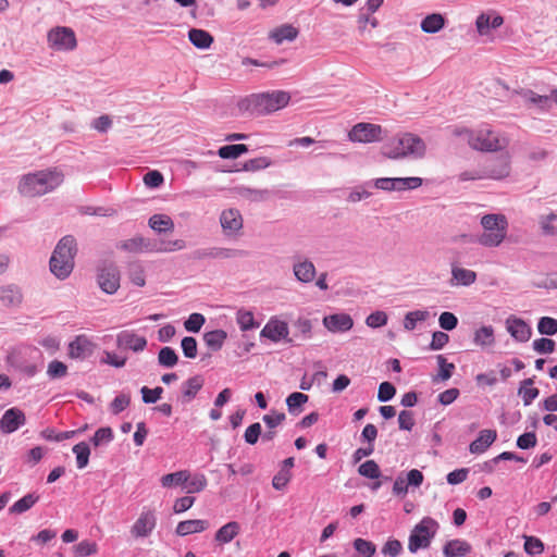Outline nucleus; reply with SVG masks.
<instances>
[{"instance_id": "obj_1", "label": "nucleus", "mask_w": 557, "mask_h": 557, "mask_svg": "<svg viewBox=\"0 0 557 557\" xmlns=\"http://www.w3.org/2000/svg\"><path fill=\"white\" fill-rule=\"evenodd\" d=\"M63 183V174L57 170L38 171L22 177L18 190L26 197H37L52 191Z\"/></svg>"}, {"instance_id": "obj_2", "label": "nucleus", "mask_w": 557, "mask_h": 557, "mask_svg": "<svg viewBox=\"0 0 557 557\" xmlns=\"http://www.w3.org/2000/svg\"><path fill=\"white\" fill-rule=\"evenodd\" d=\"M289 100L290 95L287 91L274 90L250 95L240 102V108L251 114L264 115L285 108Z\"/></svg>"}, {"instance_id": "obj_3", "label": "nucleus", "mask_w": 557, "mask_h": 557, "mask_svg": "<svg viewBox=\"0 0 557 557\" xmlns=\"http://www.w3.org/2000/svg\"><path fill=\"white\" fill-rule=\"evenodd\" d=\"M457 136H466L469 146L478 151H497L506 148L509 144L508 139L487 126L478 129H457Z\"/></svg>"}, {"instance_id": "obj_4", "label": "nucleus", "mask_w": 557, "mask_h": 557, "mask_svg": "<svg viewBox=\"0 0 557 557\" xmlns=\"http://www.w3.org/2000/svg\"><path fill=\"white\" fill-rule=\"evenodd\" d=\"M76 251V240L74 237L67 235L59 240L49 262L50 271L58 278L64 280L72 273Z\"/></svg>"}, {"instance_id": "obj_5", "label": "nucleus", "mask_w": 557, "mask_h": 557, "mask_svg": "<svg viewBox=\"0 0 557 557\" xmlns=\"http://www.w3.org/2000/svg\"><path fill=\"white\" fill-rule=\"evenodd\" d=\"M382 153L388 159H403L408 156L421 158L425 153V145L420 137L405 133L383 145Z\"/></svg>"}, {"instance_id": "obj_6", "label": "nucleus", "mask_w": 557, "mask_h": 557, "mask_svg": "<svg viewBox=\"0 0 557 557\" xmlns=\"http://www.w3.org/2000/svg\"><path fill=\"white\" fill-rule=\"evenodd\" d=\"M482 233L476 242L483 247L495 248L503 244L508 233V221L504 214L491 213L481 218Z\"/></svg>"}, {"instance_id": "obj_7", "label": "nucleus", "mask_w": 557, "mask_h": 557, "mask_svg": "<svg viewBox=\"0 0 557 557\" xmlns=\"http://www.w3.org/2000/svg\"><path fill=\"white\" fill-rule=\"evenodd\" d=\"M440 525L436 520L431 517H424L412 529L408 539V549L414 554L419 549L428 548L437 533Z\"/></svg>"}, {"instance_id": "obj_8", "label": "nucleus", "mask_w": 557, "mask_h": 557, "mask_svg": "<svg viewBox=\"0 0 557 557\" xmlns=\"http://www.w3.org/2000/svg\"><path fill=\"white\" fill-rule=\"evenodd\" d=\"M47 41L49 48L54 51H72L77 46L74 30L65 26L51 28L48 32Z\"/></svg>"}, {"instance_id": "obj_9", "label": "nucleus", "mask_w": 557, "mask_h": 557, "mask_svg": "<svg viewBox=\"0 0 557 557\" xmlns=\"http://www.w3.org/2000/svg\"><path fill=\"white\" fill-rule=\"evenodd\" d=\"M486 180L500 181L510 175L511 165L510 157L508 154H502L493 157L486 160L482 165Z\"/></svg>"}, {"instance_id": "obj_10", "label": "nucleus", "mask_w": 557, "mask_h": 557, "mask_svg": "<svg viewBox=\"0 0 557 557\" xmlns=\"http://www.w3.org/2000/svg\"><path fill=\"white\" fill-rule=\"evenodd\" d=\"M383 129L377 124L358 123L349 132L348 137L351 141L373 143L382 139Z\"/></svg>"}, {"instance_id": "obj_11", "label": "nucleus", "mask_w": 557, "mask_h": 557, "mask_svg": "<svg viewBox=\"0 0 557 557\" xmlns=\"http://www.w3.org/2000/svg\"><path fill=\"white\" fill-rule=\"evenodd\" d=\"M157 524V517L153 510H143L137 520L131 528V533L134 537H147L154 530Z\"/></svg>"}, {"instance_id": "obj_12", "label": "nucleus", "mask_w": 557, "mask_h": 557, "mask_svg": "<svg viewBox=\"0 0 557 557\" xmlns=\"http://www.w3.org/2000/svg\"><path fill=\"white\" fill-rule=\"evenodd\" d=\"M26 423L25 413L18 408L8 409L0 419V432L11 434Z\"/></svg>"}, {"instance_id": "obj_13", "label": "nucleus", "mask_w": 557, "mask_h": 557, "mask_svg": "<svg viewBox=\"0 0 557 557\" xmlns=\"http://www.w3.org/2000/svg\"><path fill=\"white\" fill-rule=\"evenodd\" d=\"M98 284L107 294H114L120 287V272L113 265L103 267L98 274Z\"/></svg>"}, {"instance_id": "obj_14", "label": "nucleus", "mask_w": 557, "mask_h": 557, "mask_svg": "<svg viewBox=\"0 0 557 557\" xmlns=\"http://www.w3.org/2000/svg\"><path fill=\"white\" fill-rule=\"evenodd\" d=\"M220 223L224 234L228 236L237 235L243 228V216L236 209H226L220 215Z\"/></svg>"}, {"instance_id": "obj_15", "label": "nucleus", "mask_w": 557, "mask_h": 557, "mask_svg": "<svg viewBox=\"0 0 557 557\" xmlns=\"http://www.w3.org/2000/svg\"><path fill=\"white\" fill-rule=\"evenodd\" d=\"M116 344L121 349H131L137 352L146 348L147 339L133 331H122L117 334Z\"/></svg>"}, {"instance_id": "obj_16", "label": "nucleus", "mask_w": 557, "mask_h": 557, "mask_svg": "<svg viewBox=\"0 0 557 557\" xmlns=\"http://www.w3.org/2000/svg\"><path fill=\"white\" fill-rule=\"evenodd\" d=\"M260 335L267 337L272 342H280L281 339H287L288 326L284 321L271 319L264 327L261 330Z\"/></svg>"}, {"instance_id": "obj_17", "label": "nucleus", "mask_w": 557, "mask_h": 557, "mask_svg": "<svg viewBox=\"0 0 557 557\" xmlns=\"http://www.w3.org/2000/svg\"><path fill=\"white\" fill-rule=\"evenodd\" d=\"M323 324L329 331L336 333L349 331L354 325V321L349 314L336 313L325 317Z\"/></svg>"}, {"instance_id": "obj_18", "label": "nucleus", "mask_w": 557, "mask_h": 557, "mask_svg": "<svg viewBox=\"0 0 557 557\" xmlns=\"http://www.w3.org/2000/svg\"><path fill=\"white\" fill-rule=\"evenodd\" d=\"M293 337L287 342L294 345H299L301 342L311 338L312 324L307 318H298L293 324Z\"/></svg>"}, {"instance_id": "obj_19", "label": "nucleus", "mask_w": 557, "mask_h": 557, "mask_svg": "<svg viewBox=\"0 0 557 557\" xmlns=\"http://www.w3.org/2000/svg\"><path fill=\"white\" fill-rule=\"evenodd\" d=\"M504 24V18L499 14L492 16L488 13H481L475 21V27L481 36L490 35L492 29L498 28Z\"/></svg>"}, {"instance_id": "obj_20", "label": "nucleus", "mask_w": 557, "mask_h": 557, "mask_svg": "<svg viewBox=\"0 0 557 557\" xmlns=\"http://www.w3.org/2000/svg\"><path fill=\"white\" fill-rule=\"evenodd\" d=\"M507 331L519 342H527L531 336V327L522 319L510 317L506 321Z\"/></svg>"}, {"instance_id": "obj_21", "label": "nucleus", "mask_w": 557, "mask_h": 557, "mask_svg": "<svg viewBox=\"0 0 557 557\" xmlns=\"http://www.w3.org/2000/svg\"><path fill=\"white\" fill-rule=\"evenodd\" d=\"M92 352L91 342L84 335L77 336L69 345V356L73 359H85Z\"/></svg>"}, {"instance_id": "obj_22", "label": "nucleus", "mask_w": 557, "mask_h": 557, "mask_svg": "<svg viewBox=\"0 0 557 557\" xmlns=\"http://www.w3.org/2000/svg\"><path fill=\"white\" fill-rule=\"evenodd\" d=\"M299 32L290 24H283L274 29L270 30L269 39L274 41L276 45L283 44L285 40L293 41L297 38Z\"/></svg>"}, {"instance_id": "obj_23", "label": "nucleus", "mask_w": 557, "mask_h": 557, "mask_svg": "<svg viewBox=\"0 0 557 557\" xmlns=\"http://www.w3.org/2000/svg\"><path fill=\"white\" fill-rule=\"evenodd\" d=\"M496 437L495 430H482L478 438L470 444L469 449L472 454H482L495 442Z\"/></svg>"}, {"instance_id": "obj_24", "label": "nucleus", "mask_w": 557, "mask_h": 557, "mask_svg": "<svg viewBox=\"0 0 557 557\" xmlns=\"http://www.w3.org/2000/svg\"><path fill=\"white\" fill-rule=\"evenodd\" d=\"M209 528V522L202 519L185 520L178 522L176 525V534L180 536H186L194 533H200Z\"/></svg>"}, {"instance_id": "obj_25", "label": "nucleus", "mask_w": 557, "mask_h": 557, "mask_svg": "<svg viewBox=\"0 0 557 557\" xmlns=\"http://www.w3.org/2000/svg\"><path fill=\"white\" fill-rule=\"evenodd\" d=\"M471 550V545L467 541L460 539L450 540L443 547L445 557H463L470 554Z\"/></svg>"}, {"instance_id": "obj_26", "label": "nucleus", "mask_w": 557, "mask_h": 557, "mask_svg": "<svg viewBox=\"0 0 557 557\" xmlns=\"http://www.w3.org/2000/svg\"><path fill=\"white\" fill-rule=\"evenodd\" d=\"M240 532V524L237 521H230L222 525L214 535L218 544L223 545L231 543Z\"/></svg>"}, {"instance_id": "obj_27", "label": "nucleus", "mask_w": 557, "mask_h": 557, "mask_svg": "<svg viewBox=\"0 0 557 557\" xmlns=\"http://www.w3.org/2000/svg\"><path fill=\"white\" fill-rule=\"evenodd\" d=\"M0 300L5 307H18L23 301V295L17 286L7 285L0 288Z\"/></svg>"}, {"instance_id": "obj_28", "label": "nucleus", "mask_w": 557, "mask_h": 557, "mask_svg": "<svg viewBox=\"0 0 557 557\" xmlns=\"http://www.w3.org/2000/svg\"><path fill=\"white\" fill-rule=\"evenodd\" d=\"M296 278L302 283H310L315 277V267L309 260L299 261L293 267Z\"/></svg>"}, {"instance_id": "obj_29", "label": "nucleus", "mask_w": 557, "mask_h": 557, "mask_svg": "<svg viewBox=\"0 0 557 557\" xmlns=\"http://www.w3.org/2000/svg\"><path fill=\"white\" fill-rule=\"evenodd\" d=\"M202 386L203 379L200 375L191 376L185 381L182 385V393L185 401H189L195 398Z\"/></svg>"}, {"instance_id": "obj_30", "label": "nucleus", "mask_w": 557, "mask_h": 557, "mask_svg": "<svg viewBox=\"0 0 557 557\" xmlns=\"http://www.w3.org/2000/svg\"><path fill=\"white\" fill-rule=\"evenodd\" d=\"M453 284L469 286L476 280V273L465 268L453 267L451 269Z\"/></svg>"}, {"instance_id": "obj_31", "label": "nucleus", "mask_w": 557, "mask_h": 557, "mask_svg": "<svg viewBox=\"0 0 557 557\" xmlns=\"http://www.w3.org/2000/svg\"><path fill=\"white\" fill-rule=\"evenodd\" d=\"M188 38L191 44L199 49H208L212 42L213 37L207 30L193 28L188 33Z\"/></svg>"}, {"instance_id": "obj_32", "label": "nucleus", "mask_w": 557, "mask_h": 557, "mask_svg": "<svg viewBox=\"0 0 557 557\" xmlns=\"http://www.w3.org/2000/svg\"><path fill=\"white\" fill-rule=\"evenodd\" d=\"M523 98L528 104L534 106L541 110H549L552 108V95H537L532 90L523 92Z\"/></svg>"}, {"instance_id": "obj_33", "label": "nucleus", "mask_w": 557, "mask_h": 557, "mask_svg": "<svg viewBox=\"0 0 557 557\" xmlns=\"http://www.w3.org/2000/svg\"><path fill=\"white\" fill-rule=\"evenodd\" d=\"M445 25V18L440 13H433L421 21V29L428 34L440 32Z\"/></svg>"}, {"instance_id": "obj_34", "label": "nucleus", "mask_w": 557, "mask_h": 557, "mask_svg": "<svg viewBox=\"0 0 557 557\" xmlns=\"http://www.w3.org/2000/svg\"><path fill=\"white\" fill-rule=\"evenodd\" d=\"M184 484L186 493L194 494L203 491L207 487L208 480L202 473L191 475L190 472L187 471V481H185Z\"/></svg>"}, {"instance_id": "obj_35", "label": "nucleus", "mask_w": 557, "mask_h": 557, "mask_svg": "<svg viewBox=\"0 0 557 557\" xmlns=\"http://www.w3.org/2000/svg\"><path fill=\"white\" fill-rule=\"evenodd\" d=\"M473 342L481 347H490L495 343L494 329L491 325H484L474 332Z\"/></svg>"}, {"instance_id": "obj_36", "label": "nucleus", "mask_w": 557, "mask_h": 557, "mask_svg": "<svg viewBox=\"0 0 557 557\" xmlns=\"http://www.w3.org/2000/svg\"><path fill=\"white\" fill-rule=\"evenodd\" d=\"M533 379H525L521 382L518 391V394L521 396L525 406L531 405V403L539 396L540 391L539 388L533 387Z\"/></svg>"}, {"instance_id": "obj_37", "label": "nucleus", "mask_w": 557, "mask_h": 557, "mask_svg": "<svg viewBox=\"0 0 557 557\" xmlns=\"http://www.w3.org/2000/svg\"><path fill=\"white\" fill-rule=\"evenodd\" d=\"M149 226L158 233L171 232L174 230L172 219L165 214H153L149 219Z\"/></svg>"}, {"instance_id": "obj_38", "label": "nucleus", "mask_w": 557, "mask_h": 557, "mask_svg": "<svg viewBox=\"0 0 557 557\" xmlns=\"http://www.w3.org/2000/svg\"><path fill=\"white\" fill-rule=\"evenodd\" d=\"M39 500V495L29 493L15 502L9 509L11 513H23L30 509Z\"/></svg>"}, {"instance_id": "obj_39", "label": "nucleus", "mask_w": 557, "mask_h": 557, "mask_svg": "<svg viewBox=\"0 0 557 557\" xmlns=\"http://www.w3.org/2000/svg\"><path fill=\"white\" fill-rule=\"evenodd\" d=\"M226 336L227 335H226L225 331L214 330V331L207 332L203 335V341L209 348H211L213 350H219L223 346L224 341L226 339Z\"/></svg>"}, {"instance_id": "obj_40", "label": "nucleus", "mask_w": 557, "mask_h": 557, "mask_svg": "<svg viewBox=\"0 0 557 557\" xmlns=\"http://www.w3.org/2000/svg\"><path fill=\"white\" fill-rule=\"evenodd\" d=\"M540 227L545 235L557 236V214L550 212L541 215L539 220Z\"/></svg>"}, {"instance_id": "obj_41", "label": "nucleus", "mask_w": 557, "mask_h": 557, "mask_svg": "<svg viewBox=\"0 0 557 557\" xmlns=\"http://www.w3.org/2000/svg\"><path fill=\"white\" fill-rule=\"evenodd\" d=\"M308 399H309L308 395H306L304 393H300V392L292 393L286 398V405H287L288 411L293 414H298L301 411L300 407L302 405H305L308 401Z\"/></svg>"}, {"instance_id": "obj_42", "label": "nucleus", "mask_w": 557, "mask_h": 557, "mask_svg": "<svg viewBox=\"0 0 557 557\" xmlns=\"http://www.w3.org/2000/svg\"><path fill=\"white\" fill-rule=\"evenodd\" d=\"M248 151V147L244 144L226 145L219 149L218 154L222 159H236Z\"/></svg>"}, {"instance_id": "obj_43", "label": "nucleus", "mask_w": 557, "mask_h": 557, "mask_svg": "<svg viewBox=\"0 0 557 557\" xmlns=\"http://www.w3.org/2000/svg\"><path fill=\"white\" fill-rule=\"evenodd\" d=\"M187 481V470H180L173 473L165 474L161 478V485L163 487L178 486Z\"/></svg>"}, {"instance_id": "obj_44", "label": "nucleus", "mask_w": 557, "mask_h": 557, "mask_svg": "<svg viewBox=\"0 0 557 557\" xmlns=\"http://www.w3.org/2000/svg\"><path fill=\"white\" fill-rule=\"evenodd\" d=\"M73 453L76 455V465L78 469L85 468L89 462L90 448L85 442H81L73 447Z\"/></svg>"}, {"instance_id": "obj_45", "label": "nucleus", "mask_w": 557, "mask_h": 557, "mask_svg": "<svg viewBox=\"0 0 557 557\" xmlns=\"http://www.w3.org/2000/svg\"><path fill=\"white\" fill-rule=\"evenodd\" d=\"M423 181L420 177H395V191L412 190L422 185Z\"/></svg>"}, {"instance_id": "obj_46", "label": "nucleus", "mask_w": 557, "mask_h": 557, "mask_svg": "<svg viewBox=\"0 0 557 557\" xmlns=\"http://www.w3.org/2000/svg\"><path fill=\"white\" fill-rule=\"evenodd\" d=\"M429 318V312L425 310L410 311L405 315L404 327L408 331L416 329L418 322L425 321Z\"/></svg>"}, {"instance_id": "obj_47", "label": "nucleus", "mask_w": 557, "mask_h": 557, "mask_svg": "<svg viewBox=\"0 0 557 557\" xmlns=\"http://www.w3.org/2000/svg\"><path fill=\"white\" fill-rule=\"evenodd\" d=\"M178 357L171 347H163L158 354V361L161 366L172 368L177 363Z\"/></svg>"}, {"instance_id": "obj_48", "label": "nucleus", "mask_w": 557, "mask_h": 557, "mask_svg": "<svg viewBox=\"0 0 557 557\" xmlns=\"http://www.w3.org/2000/svg\"><path fill=\"white\" fill-rule=\"evenodd\" d=\"M236 321L242 331H248L257 326L251 311L240 309L236 313Z\"/></svg>"}, {"instance_id": "obj_49", "label": "nucleus", "mask_w": 557, "mask_h": 557, "mask_svg": "<svg viewBox=\"0 0 557 557\" xmlns=\"http://www.w3.org/2000/svg\"><path fill=\"white\" fill-rule=\"evenodd\" d=\"M128 276L136 286L143 287L146 284L144 268L137 262L128 265Z\"/></svg>"}, {"instance_id": "obj_50", "label": "nucleus", "mask_w": 557, "mask_h": 557, "mask_svg": "<svg viewBox=\"0 0 557 557\" xmlns=\"http://www.w3.org/2000/svg\"><path fill=\"white\" fill-rule=\"evenodd\" d=\"M97 550V543L88 540L82 541L73 547V552L76 557L94 555Z\"/></svg>"}, {"instance_id": "obj_51", "label": "nucleus", "mask_w": 557, "mask_h": 557, "mask_svg": "<svg viewBox=\"0 0 557 557\" xmlns=\"http://www.w3.org/2000/svg\"><path fill=\"white\" fill-rule=\"evenodd\" d=\"M524 539V552L529 555H540L544 552L543 542L534 536L523 535Z\"/></svg>"}, {"instance_id": "obj_52", "label": "nucleus", "mask_w": 557, "mask_h": 557, "mask_svg": "<svg viewBox=\"0 0 557 557\" xmlns=\"http://www.w3.org/2000/svg\"><path fill=\"white\" fill-rule=\"evenodd\" d=\"M358 472L360 475L369 479H379L381 471L379 465L374 460H367L360 465Z\"/></svg>"}, {"instance_id": "obj_53", "label": "nucleus", "mask_w": 557, "mask_h": 557, "mask_svg": "<svg viewBox=\"0 0 557 557\" xmlns=\"http://www.w3.org/2000/svg\"><path fill=\"white\" fill-rule=\"evenodd\" d=\"M537 330L544 335H554L557 333V320L550 317L540 319Z\"/></svg>"}, {"instance_id": "obj_54", "label": "nucleus", "mask_w": 557, "mask_h": 557, "mask_svg": "<svg viewBox=\"0 0 557 557\" xmlns=\"http://www.w3.org/2000/svg\"><path fill=\"white\" fill-rule=\"evenodd\" d=\"M131 404V395L121 393L119 394L110 404V409L112 413L119 414L123 410H125Z\"/></svg>"}, {"instance_id": "obj_55", "label": "nucleus", "mask_w": 557, "mask_h": 557, "mask_svg": "<svg viewBox=\"0 0 557 557\" xmlns=\"http://www.w3.org/2000/svg\"><path fill=\"white\" fill-rule=\"evenodd\" d=\"M292 471H287L286 469H281L272 479V486L277 490H284L289 481L292 480Z\"/></svg>"}, {"instance_id": "obj_56", "label": "nucleus", "mask_w": 557, "mask_h": 557, "mask_svg": "<svg viewBox=\"0 0 557 557\" xmlns=\"http://www.w3.org/2000/svg\"><path fill=\"white\" fill-rule=\"evenodd\" d=\"M206 319L201 313H191L184 322V326L188 332L197 333L200 331Z\"/></svg>"}, {"instance_id": "obj_57", "label": "nucleus", "mask_w": 557, "mask_h": 557, "mask_svg": "<svg viewBox=\"0 0 557 557\" xmlns=\"http://www.w3.org/2000/svg\"><path fill=\"white\" fill-rule=\"evenodd\" d=\"M113 440V431L111 428H100L98 429L92 438V444L97 447L103 443H109Z\"/></svg>"}, {"instance_id": "obj_58", "label": "nucleus", "mask_w": 557, "mask_h": 557, "mask_svg": "<svg viewBox=\"0 0 557 557\" xmlns=\"http://www.w3.org/2000/svg\"><path fill=\"white\" fill-rule=\"evenodd\" d=\"M143 395V401L146 404H154L161 398V395L163 393V388L160 386H157L154 388H148L147 386L141 387L140 389Z\"/></svg>"}, {"instance_id": "obj_59", "label": "nucleus", "mask_w": 557, "mask_h": 557, "mask_svg": "<svg viewBox=\"0 0 557 557\" xmlns=\"http://www.w3.org/2000/svg\"><path fill=\"white\" fill-rule=\"evenodd\" d=\"M533 348L539 354H552L555 350V342L550 338H537L533 342Z\"/></svg>"}, {"instance_id": "obj_60", "label": "nucleus", "mask_w": 557, "mask_h": 557, "mask_svg": "<svg viewBox=\"0 0 557 557\" xmlns=\"http://www.w3.org/2000/svg\"><path fill=\"white\" fill-rule=\"evenodd\" d=\"M369 327H381L387 323V314L384 311H375L369 314L366 319Z\"/></svg>"}, {"instance_id": "obj_61", "label": "nucleus", "mask_w": 557, "mask_h": 557, "mask_svg": "<svg viewBox=\"0 0 557 557\" xmlns=\"http://www.w3.org/2000/svg\"><path fill=\"white\" fill-rule=\"evenodd\" d=\"M181 346L186 358L193 359L197 356V341L194 337H184Z\"/></svg>"}, {"instance_id": "obj_62", "label": "nucleus", "mask_w": 557, "mask_h": 557, "mask_svg": "<svg viewBox=\"0 0 557 557\" xmlns=\"http://www.w3.org/2000/svg\"><path fill=\"white\" fill-rule=\"evenodd\" d=\"M438 323L443 330L451 331L457 326L458 319L454 313L445 311L441 313Z\"/></svg>"}, {"instance_id": "obj_63", "label": "nucleus", "mask_w": 557, "mask_h": 557, "mask_svg": "<svg viewBox=\"0 0 557 557\" xmlns=\"http://www.w3.org/2000/svg\"><path fill=\"white\" fill-rule=\"evenodd\" d=\"M67 367L59 360H53L49 363L47 373L50 377L57 379L62 377L66 374Z\"/></svg>"}, {"instance_id": "obj_64", "label": "nucleus", "mask_w": 557, "mask_h": 557, "mask_svg": "<svg viewBox=\"0 0 557 557\" xmlns=\"http://www.w3.org/2000/svg\"><path fill=\"white\" fill-rule=\"evenodd\" d=\"M396 388L389 382H383L379 386L377 399L382 403L388 401L394 397Z\"/></svg>"}]
</instances>
